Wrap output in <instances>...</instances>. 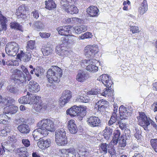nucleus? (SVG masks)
<instances>
[{"label": "nucleus", "instance_id": "a18cd8bd", "mask_svg": "<svg viewBox=\"0 0 157 157\" xmlns=\"http://www.w3.org/2000/svg\"><path fill=\"white\" fill-rule=\"evenodd\" d=\"M35 48V42L34 41L30 40L28 42L27 45L26 46L27 51H29L30 50H33Z\"/></svg>", "mask_w": 157, "mask_h": 157}, {"label": "nucleus", "instance_id": "58836bf2", "mask_svg": "<svg viewBox=\"0 0 157 157\" xmlns=\"http://www.w3.org/2000/svg\"><path fill=\"white\" fill-rule=\"evenodd\" d=\"M44 28V25L40 21H36L34 24V28L36 30L40 31L43 29Z\"/></svg>", "mask_w": 157, "mask_h": 157}, {"label": "nucleus", "instance_id": "f704fd0d", "mask_svg": "<svg viewBox=\"0 0 157 157\" xmlns=\"http://www.w3.org/2000/svg\"><path fill=\"white\" fill-rule=\"evenodd\" d=\"M45 7L48 9L51 10L56 7V5L53 0H48L45 1Z\"/></svg>", "mask_w": 157, "mask_h": 157}, {"label": "nucleus", "instance_id": "4be33fe9", "mask_svg": "<svg viewBox=\"0 0 157 157\" xmlns=\"http://www.w3.org/2000/svg\"><path fill=\"white\" fill-rule=\"evenodd\" d=\"M147 10V2L146 0H144L139 7L138 11L140 15H142L146 12Z\"/></svg>", "mask_w": 157, "mask_h": 157}, {"label": "nucleus", "instance_id": "dca6fc26", "mask_svg": "<svg viewBox=\"0 0 157 157\" xmlns=\"http://www.w3.org/2000/svg\"><path fill=\"white\" fill-rule=\"evenodd\" d=\"M67 49V48L65 47L59 45L56 47V52L57 54L61 56H68L69 52Z\"/></svg>", "mask_w": 157, "mask_h": 157}, {"label": "nucleus", "instance_id": "473e14b6", "mask_svg": "<svg viewBox=\"0 0 157 157\" xmlns=\"http://www.w3.org/2000/svg\"><path fill=\"white\" fill-rule=\"evenodd\" d=\"M99 150L101 153L105 154L107 153L108 149L109 148V145L105 143H101L99 145Z\"/></svg>", "mask_w": 157, "mask_h": 157}, {"label": "nucleus", "instance_id": "bb28decb", "mask_svg": "<svg viewBox=\"0 0 157 157\" xmlns=\"http://www.w3.org/2000/svg\"><path fill=\"white\" fill-rule=\"evenodd\" d=\"M103 131V136L106 140H108L111 136L113 129L109 127H106Z\"/></svg>", "mask_w": 157, "mask_h": 157}, {"label": "nucleus", "instance_id": "69168bd1", "mask_svg": "<svg viewBox=\"0 0 157 157\" xmlns=\"http://www.w3.org/2000/svg\"><path fill=\"white\" fill-rule=\"evenodd\" d=\"M136 132L134 134L135 137L137 139H140L141 138V132L140 130L136 129L135 130Z\"/></svg>", "mask_w": 157, "mask_h": 157}, {"label": "nucleus", "instance_id": "c9c22d12", "mask_svg": "<svg viewBox=\"0 0 157 157\" xmlns=\"http://www.w3.org/2000/svg\"><path fill=\"white\" fill-rule=\"evenodd\" d=\"M65 11L71 14H74L77 13L78 12V10L76 7L71 6L68 7Z\"/></svg>", "mask_w": 157, "mask_h": 157}, {"label": "nucleus", "instance_id": "09e8293b", "mask_svg": "<svg viewBox=\"0 0 157 157\" xmlns=\"http://www.w3.org/2000/svg\"><path fill=\"white\" fill-rule=\"evenodd\" d=\"M79 114L81 116H85L86 114V109L87 108L86 106H82L80 105V106H78Z\"/></svg>", "mask_w": 157, "mask_h": 157}, {"label": "nucleus", "instance_id": "774afa93", "mask_svg": "<svg viewBox=\"0 0 157 157\" xmlns=\"http://www.w3.org/2000/svg\"><path fill=\"white\" fill-rule=\"evenodd\" d=\"M70 150L72 151V152H69L66 157H76V152L75 149L71 148Z\"/></svg>", "mask_w": 157, "mask_h": 157}, {"label": "nucleus", "instance_id": "e2e57ef3", "mask_svg": "<svg viewBox=\"0 0 157 157\" xmlns=\"http://www.w3.org/2000/svg\"><path fill=\"white\" fill-rule=\"evenodd\" d=\"M118 141L119 142V147H124L126 146V142L123 138L119 140Z\"/></svg>", "mask_w": 157, "mask_h": 157}, {"label": "nucleus", "instance_id": "72a5a7b5", "mask_svg": "<svg viewBox=\"0 0 157 157\" xmlns=\"http://www.w3.org/2000/svg\"><path fill=\"white\" fill-rule=\"evenodd\" d=\"M78 155H79V157H88L89 153L86 149L82 147L79 149Z\"/></svg>", "mask_w": 157, "mask_h": 157}, {"label": "nucleus", "instance_id": "9d476101", "mask_svg": "<svg viewBox=\"0 0 157 157\" xmlns=\"http://www.w3.org/2000/svg\"><path fill=\"white\" fill-rule=\"evenodd\" d=\"M33 135L35 140L37 141L40 140L41 137L47 136L46 131L43 130L41 127L34 130L33 132Z\"/></svg>", "mask_w": 157, "mask_h": 157}, {"label": "nucleus", "instance_id": "412c9836", "mask_svg": "<svg viewBox=\"0 0 157 157\" xmlns=\"http://www.w3.org/2000/svg\"><path fill=\"white\" fill-rule=\"evenodd\" d=\"M86 11L90 17H94L98 16L99 10L97 7L93 6L87 8Z\"/></svg>", "mask_w": 157, "mask_h": 157}, {"label": "nucleus", "instance_id": "37998d69", "mask_svg": "<svg viewBox=\"0 0 157 157\" xmlns=\"http://www.w3.org/2000/svg\"><path fill=\"white\" fill-rule=\"evenodd\" d=\"M95 61L94 59H84L81 60V65L82 67H85L86 66L90 64L94 63V61Z\"/></svg>", "mask_w": 157, "mask_h": 157}, {"label": "nucleus", "instance_id": "f03ea898", "mask_svg": "<svg viewBox=\"0 0 157 157\" xmlns=\"http://www.w3.org/2000/svg\"><path fill=\"white\" fill-rule=\"evenodd\" d=\"M37 125L38 127L41 128L43 130L46 131L47 135L48 134V131L53 132L55 130L53 122L49 119H43L39 121Z\"/></svg>", "mask_w": 157, "mask_h": 157}, {"label": "nucleus", "instance_id": "603ef678", "mask_svg": "<svg viewBox=\"0 0 157 157\" xmlns=\"http://www.w3.org/2000/svg\"><path fill=\"white\" fill-rule=\"evenodd\" d=\"M15 100L13 99H11L9 98L5 99V101L3 102V103L5 105H6L7 106L10 107V105H12L13 103L14 102Z\"/></svg>", "mask_w": 157, "mask_h": 157}, {"label": "nucleus", "instance_id": "052dcab7", "mask_svg": "<svg viewBox=\"0 0 157 157\" xmlns=\"http://www.w3.org/2000/svg\"><path fill=\"white\" fill-rule=\"evenodd\" d=\"M23 71L25 74L26 75L25 77L26 78H27V80L28 81L30 80L32 78V76L29 74V69H28L27 68H26Z\"/></svg>", "mask_w": 157, "mask_h": 157}, {"label": "nucleus", "instance_id": "20e7f679", "mask_svg": "<svg viewBox=\"0 0 157 157\" xmlns=\"http://www.w3.org/2000/svg\"><path fill=\"white\" fill-rule=\"evenodd\" d=\"M19 47L17 44L14 42L8 43L6 46L5 51L8 56H15L18 52Z\"/></svg>", "mask_w": 157, "mask_h": 157}, {"label": "nucleus", "instance_id": "79ce46f5", "mask_svg": "<svg viewBox=\"0 0 157 157\" xmlns=\"http://www.w3.org/2000/svg\"><path fill=\"white\" fill-rule=\"evenodd\" d=\"M20 151V157H28L29 154L25 147L20 148L19 150Z\"/></svg>", "mask_w": 157, "mask_h": 157}, {"label": "nucleus", "instance_id": "423d86ee", "mask_svg": "<svg viewBox=\"0 0 157 157\" xmlns=\"http://www.w3.org/2000/svg\"><path fill=\"white\" fill-rule=\"evenodd\" d=\"M132 109L128 107H124L123 105L121 106L119 108L120 118L121 120L127 119L132 114Z\"/></svg>", "mask_w": 157, "mask_h": 157}, {"label": "nucleus", "instance_id": "3c124183", "mask_svg": "<svg viewBox=\"0 0 157 157\" xmlns=\"http://www.w3.org/2000/svg\"><path fill=\"white\" fill-rule=\"evenodd\" d=\"M151 145L155 151L157 152V139H152L150 141Z\"/></svg>", "mask_w": 157, "mask_h": 157}, {"label": "nucleus", "instance_id": "4468645a", "mask_svg": "<svg viewBox=\"0 0 157 157\" xmlns=\"http://www.w3.org/2000/svg\"><path fill=\"white\" fill-rule=\"evenodd\" d=\"M118 106L114 105L113 111L112 115L111 116L110 120L108 122V124L110 126L115 123L117 121H118L119 119V116L118 115Z\"/></svg>", "mask_w": 157, "mask_h": 157}, {"label": "nucleus", "instance_id": "5fc2aeb1", "mask_svg": "<svg viewBox=\"0 0 157 157\" xmlns=\"http://www.w3.org/2000/svg\"><path fill=\"white\" fill-rule=\"evenodd\" d=\"M7 56H6L4 59L2 60V63L3 65H13V61L10 59H8V58H6Z\"/></svg>", "mask_w": 157, "mask_h": 157}, {"label": "nucleus", "instance_id": "4d7b16f0", "mask_svg": "<svg viewBox=\"0 0 157 157\" xmlns=\"http://www.w3.org/2000/svg\"><path fill=\"white\" fill-rule=\"evenodd\" d=\"M44 71L43 68L41 67H37L36 68L35 75L37 77H39L40 75H42Z\"/></svg>", "mask_w": 157, "mask_h": 157}, {"label": "nucleus", "instance_id": "49530a36", "mask_svg": "<svg viewBox=\"0 0 157 157\" xmlns=\"http://www.w3.org/2000/svg\"><path fill=\"white\" fill-rule=\"evenodd\" d=\"M77 101L84 103H87L89 100V97L86 95L78 96L77 99Z\"/></svg>", "mask_w": 157, "mask_h": 157}, {"label": "nucleus", "instance_id": "ea45409f", "mask_svg": "<svg viewBox=\"0 0 157 157\" xmlns=\"http://www.w3.org/2000/svg\"><path fill=\"white\" fill-rule=\"evenodd\" d=\"M108 89L105 88L104 89L103 91L101 93L102 95L105 97L111 96L113 95L112 92L110 89H109L110 87H108Z\"/></svg>", "mask_w": 157, "mask_h": 157}, {"label": "nucleus", "instance_id": "7c9ffc66", "mask_svg": "<svg viewBox=\"0 0 157 157\" xmlns=\"http://www.w3.org/2000/svg\"><path fill=\"white\" fill-rule=\"evenodd\" d=\"M66 133L65 130L61 128L57 130L55 132V138L66 137Z\"/></svg>", "mask_w": 157, "mask_h": 157}, {"label": "nucleus", "instance_id": "f8f14e48", "mask_svg": "<svg viewBox=\"0 0 157 157\" xmlns=\"http://www.w3.org/2000/svg\"><path fill=\"white\" fill-rule=\"evenodd\" d=\"M18 59H21L24 62L28 63L32 59L31 54L29 52H24L21 51L20 53L17 55Z\"/></svg>", "mask_w": 157, "mask_h": 157}, {"label": "nucleus", "instance_id": "5701e85b", "mask_svg": "<svg viewBox=\"0 0 157 157\" xmlns=\"http://www.w3.org/2000/svg\"><path fill=\"white\" fill-rule=\"evenodd\" d=\"M87 78V75L85 72L82 71H79L76 76V79L80 82H84Z\"/></svg>", "mask_w": 157, "mask_h": 157}, {"label": "nucleus", "instance_id": "0e129e2a", "mask_svg": "<svg viewBox=\"0 0 157 157\" xmlns=\"http://www.w3.org/2000/svg\"><path fill=\"white\" fill-rule=\"evenodd\" d=\"M117 123L119 125V128L122 130H124L126 128V124L125 123H122L121 121H118Z\"/></svg>", "mask_w": 157, "mask_h": 157}, {"label": "nucleus", "instance_id": "c756f323", "mask_svg": "<svg viewBox=\"0 0 157 157\" xmlns=\"http://www.w3.org/2000/svg\"><path fill=\"white\" fill-rule=\"evenodd\" d=\"M30 95L27 94L26 96H23L19 99L18 101L21 104H30Z\"/></svg>", "mask_w": 157, "mask_h": 157}, {"label": "nucleus", "instance_id": "9b49d317", "mask_svg": "<svg viewBox=\"0 0 157 157\" xmlns=\"http://www.w3.org/2000/svg\"><path fill=\"white\" fill-rule=\"evenodd\" d=\"M99 80H101L103 83L107 87H111L113 83L111 77L108 75L104 74L100 76Z\"/></svg>", "mask_w": 157, "mask_h": 157}, {"label": "nucleus", "instance_id": "ddd939ff", "mask_svg": "<svg viewBox=\"0 0 157 157\" xmlns=\"http://www.w3.org/2000/svg\"><path fill=\"white\" fill-rule=\"evenodd\" d=\"M71 28L70 26H63L58 27L57 30L59 34L62 36H68L71 33Z\"/></svg>", "mask_w": 157, "mask_h": 157}, {"label": "nucleus", "instance_id": "a19ab883", "mask_svg": "<svg viewBox=\"0 0 157 157\" xmlns=\"http://www.w3.org/2000/svg\"><path fill=\"white\" fill-rule=\"evenodd\" d=\"M10 26L12 29L21 30L22 26L20 24L15 21L12 22L10 23Z\"/></svg>", "mask_w": 157, "mask_h": 157}, {"label": "nucleus", "instance_id": "4c0bfd02", "mask_svg": "<svg viewBox=\"0 0 157 157\" xmlns=\"http://www.w3.org/2000/svg\"><path fill=\"white\" fill-rule=\"evenodd\" d=\"M70 150L71 148L67 149H59V153L61 155V157H66L67 156L69 152H72V151Z\"/></svg>", "mask_w": 157, "mask_h": 157}, {"label": "nucleus", "instance_id": "8fccbe9b", "mask_svg": "<svg viewBox=\"0 0 157 157\" xmlns=\"http://www.w3.org/2000/svg\"><path fill=\"white\" fill-rule=\"evenodd\" d=\"M69 4L66 0H61L60 2V6L61 8L64 11L69 7Z\"/></svg>", "mask_w": 157, "mask_h": 157}, {"label": "nucleus", "instance_id": "a878e982", "mask_svg": "<svg viewBox=\"0 0 157 157\" xmlns=\"http://www.w3.org/2000/svg\"><path fill=\"white\" fill-rule=\"evenodd\" d=\"M73 29L76 33L79 34L87 30V26L85 25H81L74 27Z\"/></svg>", "mask_w": 157, "mask_h": 157}, {"label": "nucleus", "instance_id": "a211bd4d", "mask_svg": "<svg viewBox=\"0 0 157 157\" xmlns=\"http://www.w3.org/2000/svg\"><path fill=\"white\" fill-rule=\"evenodd\" d=\"M67 127L70 132L72 134H75L77 132V127L75 123L73 120H71L67 123Z\"/></svg>", "mask_w": 157, "mask_h": 157}, {"label": "nucleus", "instance_id": "b1692460", "mask_svg": "<svg viewBox=\"0 0 157 157\" xmlns=\"http://www.w3.org/2000/svg\"><path fill=\"white\" fill-rule=\"evenodd\" d=\"M106 103L103 100H100L96 103L95 108L100 111H103Z\"/></svg>", "mask_w": 157, "mask_h": 157}, {"label": "nucleus", "instance_id": "1a4fd4ad", "mask_svg": "<svg viewBox=\"0 0 157 157\" xmlns=\"http://www.w3.org/2000/svg\"><path fill=\"white\" fill-rule=\"evenodd\" d=\"M71 97V93L70 90H67L63 92L61 97L59 99L60 105L61 106H63L69 102Z\"/></svg>", "mask_w": 157, "mask_h": 157}, {"label": "nucleus", "instance_id": "6e6552de", "mask_svg": "<svg viewBox=\"0 0 157 157\" xmlns=\"http://www.w3.org/2000/svg\"><path fill=\"white\" fill-rule=\"evenodd\" d=\"M88 125L91 127H101L102 125L101 120L98 117L91 116L87 118Z\"/></svg>", "mask_w": 157, "mask_h": 157}, {"label": "nucleus", "instance_id": "680f3d73", "mask_svg": "<svg viewBox=\"0 0 157 157\" xmlns=\"http://www.w3.org/2000/svg\"><path fill=\"white\" fill-rule=\"evenodd\" d=\"M130 29V31H131L132 33H138L139 32V28L137 26H131Z\"/></svg>", "mask_w": 157, "mask_h": 157}, {"label": "nucleus", "instance_id": "864d4df0", "mask_svg": "<svg viewBox=\"0 0 157 157\" xmlns=\"http://www.w3.org/2000/svg\"><path fill=\"white\" fill-rule=\"evenodd\" d=\"M9 117L5 114L2 113L0 115V122L3 124L5 123Z\"/></svg>", "mask_w": 157, "mask_h": 157}, {"label": "nucleus", "instance_id": "6ab92c4d", "mask_svg": "<svg viewBox=\"0 0 157 157\" xmlns=\"http://www.w3.org/2000/svg\"><path fill=\"white\" fill-rule=\"evenodd\" d=\"M51 143V140L49 139H48L45 140L41 139L37 142V145L39 148L41 149H44L49 147Z\"/></svg>", "mask_w": 157, "mask_h": 157}, {"label": "nucleus", "instance_id": "6e6d98bb", "mask_svg": "<svg viewBox=\"0 0 157 157\" xmlns=\"http://www.w3.org/2000/svg\"><path fill=\"white\" fill-rule=\"evenodd\" d=\"M43 104L40 102L35 104L34 109L37 112H40L43 108Z\"/></svg>", "mask_w": 157, "mask_h": 157}, {"label": "nucleus", "instance_id": "de8ad7c7", "mask_svg": "<svg viewBox=\"0 0 157 157\" xmlns=\"http://www.w3.org/2000/svg\"><path fill=\"white\" fill-rule=\"evenodd\" d=\"M7 89L8 92L14 94L17 93L19 91L17 87L13 85L8 86Z\"/></svg>", "mask_w": 157, "mask_h": 157}, {"label": "nucleus", "instance_id": "13d9d810", "mask_svg": "<svg viewBox=\"0 0 157 157\" xmlns=\"http://www.w3.org/2000/svg\"><path fill=\"white\" fill-rule=\"evenodd\" d=\"M18 110V107L16 106L13 105H10L9 107V113L11 114H13L16 113Z\"/></svg>", "mask_w": 157, "mask_h": 157}, {"label": "nucleus", "instance_id": "f3484780", "mask_svg": "<svg viewBox=\"0 0 157 157\" xmlns=\"http://www.w3.org/2000/svg\"><path fill=\"white\" fill-rule=\"evenodd\" d=\"M29 87L30 92L33 93H37L40 90V86L36 82L31 81L29 83Z\"/></svg>", "mask_w": 157, "mask_h": 157}, {"label": "nucleus", "instance_id": "aec40b11", "mask_svg": "<svg viewBox=\"0 0 157 157\" xmlns=\"http://www.w3.org/2000/svg\"><path fill=\"white\" fill-rule=\"evenodd\" d=\"M79 107L76 105L71 107L67 110V113L72 117L78 116L79 114Z\"/></svg>", "mask_w": 157, "mask_h": 157}, {"label": "nucleus", "instance_id": "0eeeda50", "mask_svg": "<svg viewBox=\"0 0 157 157\" xmlns=\"http://www.w3.org/2000/svg\"><path fill=\"white\" fill-rule=\"evenodd\" d=\"M139 124L143 127L145 130L147 129V127L150 125L149 119L147 118L145 114L143 113H139V115L137 117Z\"/></svg>", "mask_w": 157, "mask_h": 157}, {"label": "nucleus", "instance_id": "2eb2a0df", "mask_svg": "<svg viewBox=\"0 0 157 157\" xmlns=\"http://www.w3.org/2000/svg\"><path fill=\"white\" fill-rule=\"evenodd\" d=\"M28 8L27 6H25V5H21L20 6L17 10V17L19 18H22L25 19L26 17V15L25 14L24 12L25 11L28 10Z\"/></svg>", "mask_w": 157, "mask_h": 157}, {"label": "nucleus", "instance_id": "393cba45", "mask_svg": "<svg viewBox=\"0 0 157 157\" xmlns=\"http://www.w3.org/2000/svg\"><path fill=\"white\" fill-rule=\"evenodd\" d=\"M114 136L113 137V143L114 144H116L119 140L124 138V137L121 136H120L121 132L120 131L118 130H116L114 132Z\"/></svg>", "mask_w": 157, "mask_h": 157}, {"label": "nucleus", "instance_id": "c03bdc74", "mask_svg": "<svg viewBox=\"0 0 157 157\" xmlns=\"http://www.w3.org/2000/svg\"><path fill=\"white\" fill-rule=\"evenodd\" d=\"M41 50L44 56H48L52 51V48L50 47H44L42 48Z\"/></svg>", "mask_w": 157, "mask_h": 157}, {"label": "nucleus", "instance_id": "338daca9", "mask_svg": "<svg viewBox=\"0 0 157 157\" xmlns=\"http://www.w3.org/2000/svg\"><path fill=\"white\" fill-rule=\"evenodd\" d=\"M22 142L24 145L26 147H29L30 145L29 140L27 139H23L22 140Z\"/></svg>", "mask_w": 157, "mask_h": 157}, {"label": "nucleus", "instance_id": "2f4dec72", "mask_svg": "<svg viewBox=\"0 0 157 157\" xmlns=\"http://www.w3.org/2000/svg\"><path fill=\"white\" fill-rule=\"evenodd\" d=\"M30 105L35 104L40 102L39 96L35 94H31L30 95Z\"/></svg>", "mask_w": 157, "mask_h": 157}, {"label": "nucleus", "instance_id": "39448f33", "mask_svg": "<svg viewBox=\"0 0 157 157\" xmlns=\"http://www.w3.org/2000/svg\"><path fill=\"white\" fill-rule=\"evenodd\" d=\"M98 46L95 45H88L85 48L84 50L85 56L88 58H92L98 52Z\"/></svg>", "mask_w": 157, "mask_h": 157}, {"label": "nucleus", "instance_id": "e433bc0d", "mask_svg": "<svg viewBox=\"0 0 157 157\" xmlns=\"http://www.w3.org/2000/svg\"><path fill=\"white\" fill-rule=\"evenodd\" d=\"M93 63L87 65L86 67V70L92 73L96 72L98 71V68L96 65L93 64Z\"/></svg>", "mask_w": 157, "mask_h": 157}, {"label": "nucleus", "instance_id": "f257e3e1", "mask_svg": "<svg viewBox=\"0 0 157 157\" xmlns=\"http://www.w3.org/2000/svg\"><path fill=\"white\" fill-rule=\"evenodd\" d=\"M62 71L57 66H52L47 72V77L49 82L52 83L53 82H58L62 75Z\"/></svg>", "mask_w": 157, "mask_h": 157}, {"label": "nucleus", "instance_id": "c85d7f7f", "mask_svg": "<svg viewBox=\"0 0 157 157\" xmlns=\"http://www.w3.org/2000/svg\"><path fill=\"white\" fill-rule=\"evenodd\" d=\"M17 129L21 133H29L30 130L28 125L26 124H22L19 125Z\"/></svg>", "mask_w": 157, "mask_h": 157}, {"label": "nucleus", "instance_id": "cd10ccee", "mask_svg": "<svg viewBox=\"0 0 157 157\" xmlns=\"http://www.w3.org/2000/svg\"><path fill=\"white\" fill-rule=\"evenodd\" d=\"M55 141L56 144L59 146H65L67 143L66 137L56 138Z\"/></svg>", "mask_w": 157, "mask_h": 157}, {"label": "nucleus", "instance_id": "7ed1b4c3", "mask_svg": "<svg viewBox=\"0 0 157 157\" xmlns=\"http://www.w3.org/2000/svg\"><path fill=\"white\" fill-rule=\"evenodd\" d=\"M11 79L15 84L21 85L26 81L25 75L20 70L15 69L12 71Z\"/></svg>", "mask_w": 157, "mask_h": 157}, {"label": "nucleus", "instance_id": "bf43d9fd", "mask_svg": "<svg viewBox=\"0 0 157 157\" xmlns=\"http://www.w3.org/2000/svg\"><path fill=\"white\" fill-rule=\"evenodd\" d=\"M92 36V35L90 33L86 32L82 35L80 37V39H85L91 38Z\"/></svg>", "mask_w": 157, "mask_h": 157}]
</instances>
